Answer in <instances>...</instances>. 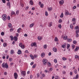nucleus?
Here are the masks:
<instances>
[{
	"mask_svg": "<svg viewBox=\"0 0 79 79\" xmlns=\"http://www.w3.org/2000/svg\"><path fill=\"white\" fill-rule=\"evenodd\" d=\"M55 79H58V76H56L55 77Z\"/></svg>",
	"mask_w": 79,
	"mask_h": 79,
	"instance_id": "64",
	"label": "nucleus"
},
{
	"mask_svg": "<svg viewBox=\"0 0 79 79\" xmlns=\"http://www.w3.org/2000/svg\"><path fill=\"white\" fill-rule=\"evenodd\" d=\"M21 30V28H19L17 30V32L18 33H20V31Z\"/></svg>",
	"mask_w": 79,
	"mask_h": 79,
	"instance_id": "21",
	"label": "nucleus"
},
{
	"mask_svg": "<svg viewBox=\"0 0 79 79\" xmlns=\"http://www.w3.org/2000/svg\"><path fill=\"white\" fill-rule=\"evenodd\" d=\"M48 61V60L47 59H44L42 60V62H43L44 65H46Z\"/></svg>",
	"mask_w": 79,
	"mask_h": 79,
	"instance_id": "3",
	"label": "nucleus"
},
{
	"mask_svg": "<svg viewBox=\"0 0 79 79\" xmlns=\"http://www.w3.org/2000/svg\"><path fill=\"white\" fill-rule=\"evenodd\" d=\"M62 73L63 74H66V72L64 71H63Z\"/></svg>",
	"mask_w": 79,
	"mask_h": 79,
	"instance_id": "63",
	"label": "nucleus"
},
{
	"mask_svg": "<svg viewBox=\"0 0 79 79\" xmlns=\"http://www.w3.org/2000/svg\"><path fill=\"white\" fill-rule=\"evenodd\" d=\"M35 45H36V43L35 42L32 43L31 44V47H34L35 46Z\"/></svg>",
	"mask_w": 79,
	"mask_h": 79,
	"instance_id": "8",
	"label": "nucleus"
},
{
	"mask_svg": "<svg viewBox=\"0 0 79 79\" xmlns=\"http://www.w3.org/2000/svg\"><path fill=\"white\" fill-rule=\"evenodd\" d=\"M48 11H51L52 10V8L51 7H48Z\"/></svg>",
	"mask_w": 79,
	"mask_h": 79,
	"instance_id": "17",
	"label": "nucleus"
},
{
	"mask_svg": "<svg viewBox=\"0 0 79 79\" xmlns=\"http://www.w3.org/2000/svg\"><path fill=\"white\" fill-rule=\"evenodd\" d=\"M62 48H65V47H66V46H65V45H62Z\"/></svg>",
	"mask_w": 79,
	"mask_h": 79,
	"instance_id": "53",
	"label": "nucleus"
},
{
	"mask_svg": "<svg viewBox=\"0 0 79 79\" xmlns=\"http://www.w3.org/2000/svg\"><path fill=\"white\" fill-rule=\"evenodd\" d=\"M68 42H70L72 41V39H71L68 38L67 39Z\"/></svg>",
	"mask_w": 79,
	"mask_h": 79,
	"instance_id": "22",
	"label": "nucleus"
},
{
	"mask_svg": "<svg viewBox=\"0 0 79 79\" xmlns=\"http://www.w3.org/2000/svg\"><path fill=\"white\" fill-rule=\"evenodd\" d=\"M70 27L71 29H73V24L71 25H70Z\"/></svg>",
	"mask_w": 79,
	"mask_h": 79,
	"instance_id": "60",
	"label": "nucleus"
},
{
	"mask_svg": "<svg viewBox=\"0 0 79 79\" xmlns=\"http://www.w3.org/2000/svg\"><path fill=\"white\" fill-rule=\"evenodd\" d=\"M2 67L4 68H5L6 69L8 68V64L6 63L5 64V63L4 62L2 64Z\"/></svg>",
	"mask_w": 79,
	"mask_h": 79,
	"instance_id": "1",
	"label": "nucleus"
},
{
	"mask_svg": "<svg viewBox=\"0 0 79 79\" xmlns=\"http://www.w3.org/2000/svg\"><path fill=\"white\" fill-rule=\"evenodd\" d=\"M19 10H17V11H16V14L17 15H19Z\"/></svg>",
	"mask_w": 79,
	"mask_h": 79,
	"instance_id": "55",
	"label": "nucleus"
},
{
	"mask_svg": "<svg viewBox=\"0 0 79 79\" xmlns=\"http://www.w3.org/2000/svg\"><path fill=\"white\" fill-rule=\"evenodd\" d=\"M48 66L50 67L52 66V64L49 62H48L47 63Z\"/></svg>",
	"mask_w": 79,
	"mask_h": 79,
	"instance_id": "18",
	"label": "nucleus"
},
{
	"mask_svg": "<svg viewBox=\"0 0 79 79\" xmlns=\"http://www.w3.org/2000/svg\"><path fill=\"white\" fill-rule=\"evenodd\" d=\"M25 52L26 53H29V51L27 50L25 51Z\"/></svg>",
	"mask_w": 79,
	"mask_h": 79,
	"instance_id": "54",
	"label": "nucleus"
},
{
	"mask_svg": "<svg viewBox=\"0 0 79 79\" xmlns=\"http://www.w3.org/2000/svg\"><path fill=\"white\" fill-rule=\"evenodd\" d=\"M35 66H36V65L35 64H34L32 66L33 68H35Z\"/></svg>",
	"mask_w": 79,
	"mask_h": 79,
	"instance_id": "58",
	"label": "nucleus"
},
{
	"mask_svg": "<svg viewBox=\"0 0 79 79\" xmlns=\"http://www.w3.org/2000/svg\"><path fill=\"white\" fill-rule=\"evenodd\" d=\"M45 54L44 52H43L41 54V56L42 57V58H44V56H45Z\"/></svg>",
	"mask_w": 79,
	"mask_h": 79,
	"instance_id": "10",
	"label": "nucleus"
},
{
	"mask_svg": "<svg viewBox=\"0 0 79 79\" xmlns=\"http://www.w3.org/2000/svg\"><path fill=\"white\" fill-rule=\"evenodd\" d=\"M70 47V44H68L67 45V49H68Z\"/></svg>",
	"mask_w": 79,
	"mask_h": 79,
	"instance_id": "29",
	"label": "nucleus"
},
{
	"mask_svg": "<svg viewBox=\"0 0 79 79\" xmlns=\"http://www.w3.org/2000/svg\"><path fill=\"white\" fill-rule=\"evenodd\" d=\"M7 6H9V9H10V7H11L10 2H8L7 3Z\"/></svg>",
	"mask_w": 79,
	"mask_h": 79,
	"instance_id": "12",
	"label": "nucleus"
},
{
	"mask_svg": "<svg viewBox=\"0 0 79 79\" xmlns=\"http://www.w3.org/2000/svg\"><path fill=\"white\" fill-rule=\"evenodd\" d=\"M30 56L32 60H34V56H33V55H32L31 54L30 55Z\"/></svg>",
	"mask_w": 79,
	"mask_h": 79,
	"instance_id": "15",
	"label": "nucleus"
},
{
	"mask_svg": "<svg viewBox=\"0 0 79 79\" xmlns=\"http://www.w3.org/2000/svg\"><path fill=\"white\" fill-rule=\"evenodd\" d=\"M42 76L43 77H45V74H42Z\"/></svg>",
	"mask_w": 79,
	"mask_h": 79,
	"instance_id": "61",
	"label": "nucleus"
},
{
	"mask_svg": "<svg viewBox=\"0 0 79 79\" xmlns=\"http://www.w3.org/2000/svg\"><path fill=\"white\" fill-rule=\"evenodd\" d=\"M17 53L18 55H21V54H22V52L19 49L18 50V52H17Z\"/></svg>",
	"mask_w": 79,
	"mask_h": 79,
	"instance_id": "7",
	"label": "nucleus"
},
{
	"mask_svg": "<svg viewBox=\"0 0 79 79\" xmlns=\"http://www.w3.org/2000/svg\"><path fill=\"white\" fill-rule=\"evenodd\" d=\"M2 1L3 3H5L6 2H5V0H2Z\"/></svg>",
	"mask_w": 79,
	"mask_h": 79,
	"instance_id": "62",
	"label": "nucleus"
},
{
	"mask_svg": "<svg viewBox=\"0 0 79 79\" xmlns=\"http://www.w3.org/2000/svg\"><path fill=\"white\" fill-rule=\"evenodd\" d=\"M13 53H14V51L13 50H11L10 51V54L11 55H13Z\"/></svg>",
	"mask_w": 79,
	"mask_h": 79,
	"instance_id": "30",
	"label": "nucleus"
},
{
	"mask_svg": "<svg viewBox=\"0 0 79 79\" xmlns=\"http://www.w3.org/2000/svg\"><path fill=\"white\" fill-rule=\"evenodd\" d=\"M3 46L4 47H6V46H7V44L6 43H3Z\"/></svg>",
	"mask_w": 79,
	"mask_h": 79,
	"instance_id": "23",
	"label": "nucleus"
},
{
	"mask_svg": "<svg viewBox=\"0 0 79 79\" xmlns=\"http://www.w3.org/2000/svg\"><path fill=\"white\" fill-rule=\"evenodd\" d=\"M7 19L8 20H10V16H7Z\"/></svg>",
	"mask_w": 79,
	"mask_h": 79,
	"instance_id": "57",
	"label": "nucleus"
},
{
	"mask_svg": "<svg viewBox=\"0 0 79 79\" xmlns=\"http://www.w3.org/2000/svg\"><path fill=\"white\" fill-rule=\"evenodd\" d=\"M68 39V36H64V40H66Z\"/></svg>",
	"mask_w": 79,
	"mask_h": 79,
	"instance_id": "26",
	"label": "nucleus"
},
{
	"mask_svg": "<svg viewBox=\"0 0 79 79\" xmlns=\"http://www.w3.org/2000/svg\"><path fill=\"white\" fill-rule=\"evenodd\" d=\"M44 49H46V48H47V45L46 44H45V45H44Z\"/></svg>",
	"mask_w": 79,
	"mask_h": 79,
	"instance_id": "31",
	"label": "nucleus"
},
{
	"mask_svg": "<svg viewBox=\"0 0 79 79\" xmlns=\"http://www.w3.org/2000/svg\"><path fill=\"white\" fill-rule=\"evenodd\" d=\"M34 57L35 58H37V57H38V55H35L34 56Z\"/></svg>",
	"mask_w": 79,
	"mask_h": 79,
	"instance_id": "47",
	"label": "nucleus"
},
{
	"mask_svg": "<svg viewBox=\"0 0 79 79\" xmlns=\"http://www.w3.org/2000/svg\"><path fill=\"white\" fill-rule=\"evenodd\" d=\"M2 18L3 21H6V19L7 18L6 15V14L2 15Z\"/></svg>",
	"mask_w": 79,
	"mask_h": 79,
	"instance_id": "2",
	"label": "nucleus"
},
{
	"mask_svg": "<svg viewBox=\"0 0 79 79\" xmlns=\"http://www.w3.org/2000/svg\"><path fill=\"white\" fill-rule=\"evenodd\" d=\"M38 39L39 40H41L42 39V37L40 36H38Z\"/></svg>",
	"mask_w": 79,
	"mask_h": 79,
	"instance_id": "14",
	"label": "nucleus"
},
{
	"mask_svg": "<svg viewBox=\"0 0 79 79\" xmlns=\"http://www.w3.org/2000/svg\"><path fill=\"white\" fill-rule=\"evenodd\" d=\"M7 72H4V75H7Z\"/></svg>",
	"mask_w": 79,
	"mask_h": 79,
	"instance_id": "59",
	"label": "nucleus"
},
{
	"mask_svg": "<svg viewBox=\"0 0 79 79\" xmlns=\"http://www.w3.org/2000/svg\"><path fill=\"white\" fill-rule=\"evenodd\" d=\"M62 22V20H61V19H60L59 20V23H61Z\"/></svg>",
	"mask_w": 79,
	"mask_h": 79,
	"instance_id": "56",
	"label": "nucleus"
},
{
	"mask_svg": "<svg viewBox=\"0 0 79 79\" xmlns=\"http://www.w3.org/2000/svg\"><path fill=\"white\" fill-rule=\"evenodd\" d=\"M72 49H74V48H75V46H74V44H72Z\"/></svg>",
	"mask_w": 79,
	"mask_h": 79,
	"instance_id": "44",
	"label": "nucleus"
},
{
	"mask_svg": "<svg viewBox=\"0 0 79 79\" xmlns=\"http://www.w3.org/2000/svg\"><path fill=\"white\" fill-rule=\"evenodd\" d=\"M21 48H22L23 49H24V48L25 47H24V45H22V46L21 47Z\"/></svg>",
	"mask_w": 79,
	"mask_h": 79,
	"instance_id": "49",
	"label": "nucleus"
},
{
	"mask_svg": "<svg viewBox=\"0 0 79 79\" xmlns=\"http://www.w3.org/2000/svg\"><path fill=\"white\" fill-rule=\"evenodd\" d=\"M79 32V30H76V34H78Z\"/></svg>",
	"mask_w": 79,
	"mask_h": 79,
	"instance_id": "42",
	"label": "nucleus"
},
{
	"mask_svg": "<svg viewBox=\"0 0 79 79\" xmlns=\"http://www.w3.org/2000/svg\"><path fill=\"white\" fill-rule=\"evenodd\" d=\"M74 73L75 74H77V69H75Z\"/></svg>",
	"mask_w": 79,
	"mask_h": 79,
	"instance_id": "33",
	"label": "nucleus"
},
{
	"mask_svg": "<svg viewBox=\"0 0 79 79\" xmlns=\"http://www.w3.org/2000/svg\"><path fill=\"white\" fill-rule=\"evenodd\" d=\"M62 59L64 61L65 60H67V59H66V58H65V57H62Z\"/></svg>",
	"mask_w": 79,
	"mask_h": 79,
	"instance_id": "38",
	"label": "nucleus"
},
{
	"mask_svg": "<svg viewBox=\"0 0 79 79\" xmlns=\"http://www.w3.org/2000/svg\"><path fill=\"white\" fill-rule=\"evenodd\" d=\"M79 50V47H76V48L75 49V52H76V51H77Z\"/></svg>",
	"mask_w": 79,
	"mask_h": 79,
	"instance_id": "24",
	"label": "nucleus"
},
{
	"mask_svg": "<svg viewBox=\"0 0 79 79\" xmlns=\"http://www.w3.org/2000/svg\"><path fill=\"white\" fill-rule=\"evenodd\" d=\"M37 78H39V77H40V75H39V73H38L37 74Z\"/></svg>",
	"mask_w": 79,
	"mask_h": 79,
	"instance_id": "48",
	"label": "nucleus"
},
{
	"mask_svg": "<svg viewBox=\"0 0 79 79\" xmlns=\"http://www.w3.org/2000/svg\"><path fill=\"white\" fill-rule=\"evenodd\" d=\"M10 37L11 39V40H13V36L12 35H11L10 36Z\"/></svg>",
	"mask_w": 79,
	"mask_h": 79,
	"instance_id": "35",
	"label": "nucleus"
},
{
	"mask_svg": "<svg viewBox=\"0 0 79 79\" xmlns=\"http://www.w3.org/2000/svg\"><path fill=\"white\" fill-rule=\"evenodd\" d=\"M14 76L15 78V79H17V78H18V75L17 73H14Z\"/></svg>",
	"mask_w": 79,
	"mask_h": 79,
	"instance_id": "5",
	"label": "nucleus"
},
{
	"mask_svg": "<svg viewBox=\"0 0 79 79\" xmlns=\"http://www.w3.org/2000/svg\"><path fill=\"white\" fill-rule=\"evenodd\" d=\"M52 24H53V23L52 22H51L48 24V26L49 27H51V26H52Z\"/></svg>",
	"mask_w": 79,
	"mask_h": 79,
	"instance_id": "9",
	"label": "nucleus"
},
{
	"mask_svg": "<svg viewBox=\"0 0 79 79\" xmlns=\"http://www.w3.org/2000/svg\"><path fill=\"white\" fill-rule=\"evenodd\" d=\"M75 77L76 78V79H78V78H79V75H78V74H77Z\"/></svg>",
	"mask_w": 79,
	"mask_h": 79,
	"instance_id": "41",
	"label": "nucleus"
},
{
	"mask_svg": "<svg viewBox=\"0 0 79 79\" xmlns=\"http://www.w3.org/2000/svg\"><path fill=\"white\" fill-rule=\"evenodd\" d=\"M55 42H58V38H57V37H56L55 38Z\"/></svg>",
	"mask_w": 79,
	"mask_h": 79,
	"instance_id": "25",
	"label": "nucleus"
},
{
	"mask_svg": "<svg viewBox=\"0 0 79 79\" xmlns=\"http://www.w3.org/2000/svg\"><path fill=\"white\" fill-rule=\"evenodd\" d=\"M13 39L15 41H16L18 40V37L16 36H15L14 37Z\"/></svg>",
	"mask_w": 79,
	"mask_h": 79,
	"instance_id": "13",
	"label": "nucleus"
},
{
	"mask_svg": "<svg viewBox=\"0 0 79 79\" xmlns=\"http://www.w3.org/2000/svg\"><path fill=\"white\" fill-rule=\"evenodd\" d=\"M75 59H77V58L79 59V56H77V55H75Z\"/></svg>",
	"mask_w": 79,
	"mask_h": 79,
	"instance_id": "20",
	"label": "nucleus"
},
{
	"mask_svg": "<svg viewBox=\"0 0 79 79\" xmlns=\"http://www.w3.org/2000/svg\"><path fill=\"white\" fill-rule=\"evenodd\" d=\"M30 4L31 5H33V2L32 0H31L30 1Z\"/></svg>",
	"mask_w": 79,
	"mask_h": 79,
	"instance_id": "19",
	"label": "nucleus"
},
{
	"mask_svg": "<svg viewBox=\"0 0 79 79\" xmlns=\"http://www.w3.org/2000/svg\"><path fill=\"white\" fill-rule=\"evenodd\" d=\"M65 15H69V12H68V11H65Z\"/></svg>",
	"mask_w": 79,
	"mask_h": 79,
	"instance_id": "27",
	"label": "nucleus"
},
{
	"mask_svg": "<svg viewBox=\"0 0 79 79\" xmlns=\"http://www.w3.org/2000/svg\"><path fill=\"white\" fill-rule=\"evenodd\" d=\"M9 27H11V24L10 23H8V24Z\"/></svg>",
	"mask_w": 79,
	"mask_h": 79,
	"instance_id": "28",
	"label": "nucleus"
},
{
	"mask_svg": "<svg viewBox=\"0 0 79 79\" xmlns=\"http://www.w3.org/2000/svg\"><path fill=\"white\" fill-rule=\"evenodd\" d=\"M45 15H46V16H48V12L47 11H46L45 12Z\"/></svg>",
	"mask_w": 79,
	"mask_h": 79,
	"instance_id": "40",
	"label": "nucleus"
},
{
	"mask_svg": "<svg viewBox=\"0 0 79 79\" xmlns=\"http://www.w3.org/2000/svg\"><path fill=\"white\" fill-rule=\"evenodd\" d=\"M52 50L54 52H57V49H56L55 47H54Z\"/></svg>",
	"mask_w": 79,
	"mask_h": 79,
	"instance_id": "11",
	"label": "nucleus"
},
{
	"mask_svg": "<svg viewBox=\"0 0 79 79\" xmlns=\"http://www.w3.org/2000/svg\"><path fill=\"white\" fill-rule=\"evenodd\" d=\"M40 5L41 8H43L44 7V4H42Z\"/></svg>",
	"mask_w": 79,
	"mask_h": 79,
	"instance_id": "50",
	"label": "nucleus"
},
{
	"mask_svg": "<svg viewBox=\"0 0 79 79\" xmlns=\"http://www.w3.org/2000/svg\"><path fill=\"white\" fill-rule=\"evenodd\" d=\"M75 29H79V26H76L75 27Z\"/></svg>",
	"mask_w": 79,
	"mask_h": 79,
	"instance_id": "32",
	"label": "nucleus"
},
{
	"mask_svg": "<svg viewBox=\"0 0 79 79\" xmlns=\"http://www.w3.org/2000/svg\"><path fill=\"white\" fill-rule=\"evenodd\" d=\"M72 21L73 22H76V19H75V18H73L72 20Z\"/></svg>",
	"mask_w": 79,
	"mask_h": 79,
	"instance_id": "43",
	"label": "nucleus"
},
{
	"mask_svg": "<svg viewBox=\"0 0 79 79\" xmlns=\"http://www.w3.org/2000/svg\"><path fill=\"white\" fill-rule=\"evenodd\" d=\"M19 47H20L23 45V44H22V43H20L19 44Z\"/></svg>",
	"mask_w": 79,
	"mask_h": 79,
	"instance_id": "46",
	"label": "nucleus"
},
{
	"mask_svg": "<svg viewBox=\"0 0 79 79\" xmlns=\"http://www.w3.org/2000/svg\"><path fill=\"white\" fill-rule=\"evenodd\" d=\"M54 61L55 63H57V60L56 59H54Z\"/></svg>",
	"mask_w": 79,
	"mask_h": 79,
	"instance_id": "51",
	"label": "nucleus"
},
{
	"mask_svg": "<svg viewBox=\"0 0 79 79\" xmlns=\"http://www.w3.org/2000/svg\"><path fill=\"white\" fill-rule=\"evenodd\" d=\"M58 27L60 28V29H61V24H60L58 25Z\"/></svg>",
	"mask_w": 79,
	"mask_h": 79,
	"instance_id": "36",
	"label": "nucleus"
},
{
	"mask_svg": "<svg viewBox=\"0 0 79 79\" xmlns=\"http://www.w3.org/2000/svg\"><path fill=\"white\" fill-rule=\"evenodd\" d=\"M59 3L60 5H62L64 3V0H61L59 2Z\"/></svg>",
	"mask_w": 79,
	"mask_h": 79,
	"instance_id": "6",
	"label": "nucleus"
},
{
	"mask_svg": "<svg viewBox=\"0 0 79 79\" xmlns=\"http://www.w3.org/2000/svg\"><path fill=\"white\" fill-rule=\"evenodd\" d=\"M73 43L74 44H76L77 43V41H76V40H74L73 41Z\"/></svg>",
	"mask_w": 79,
	"mask_h": 79,
	"instance_id": "39",
	"label": "nucleus"
},
{
	"mask_svg": "<svg viewBox=\"0 0 79 79\" xmlns=\"http://www.w3.org/2000/svg\"><path fill=\"white\" fill-rule=\"evenodd\" d=\"M63 13H62L61 15H60V18H63Z\"/></svg>",
	"mask_w": 79,
	"mask_h": 79,
	"instance_id": "37",
	"label": "nucleus"
},
{
	"mask_svg": "<svg viewBox=\"0 0 79 79\" xmlns=\"http://www.w3.org/2000/svg\"><path fill=\"white\" fill-rule=\"evenodd\" d=\"M34 23H32L30 25L29 27H34Z\"/></svg>",
	"mask_w": 79,
	"mask_h": 79,
	"instance_id": "16",
	"label": "nucleus"
},
{
	"mask_svg": "<svg viewBox=\"0 0 79 79\" xmlns=\"http://www.w3.org/2000/svg\"><path fill=\"white\" fill-rule=\"evenodd\" d=\"M21 75H23L24 77L26 75V72H25V71H23V70H21Z\"/></svg>",
	"mask_w": 79,
	"mask_h": 79,
	"instance_id": "4",
	"label": "nucleus"
},
{
	"mask_svg": "<svg viewBox=\"0 0 79 79\" xmlns=\"http://www.w3.org/2000/svg\"><path fill=\"white\" fill-rule=\"evenodd\" d=\"M15 12L14 11H12L11 13V15H15Z\"/></svg>",
	"mask_w": 79,
	"mask_h": 79,
	"instance_id": "52",
	"label": "nucleus"
},
{
	"mask_svg": "<svg viewBox=\"0 0 79 79\" xmlns=\"http://www.w3.org/2000/svg\"><path fill=\"white\" fill-rule=\"evenodd\" d=\"M5 35V33L3 32H2L1 33V35L2 36H3L4 35Z\"/></svg>",
	"mask_w": 79,
	"mask_h": 79,
	"instance_id": "34",
	"label": "nucleus"
},
{
	"mask_svg": "<svg viewBox=\"0 0 79 79\" xmlns=\"http://www.w3.org/2000/svg\"><path fill=\"white\" fill-rule=\"evenodd\" d=\"M9 60L10 62H11L12 61V60H13V59L11 58H9Z\"/></svg>",
	"mask_w": 79,
	"mask_h": 79,
	"instance_id": "45",
	"label": "nucleus"
}]
</instances>
